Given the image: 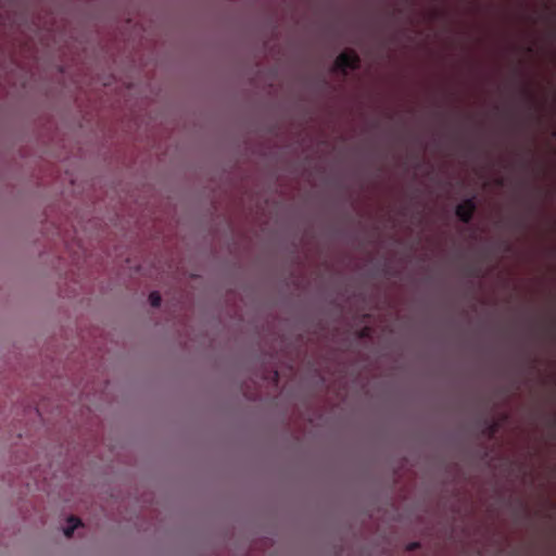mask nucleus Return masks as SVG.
I'll return each instance as SVG.
<instances>
[{
    "mask_svg": "<svg viewBox=\"0 0 556 556\" xmlns=\"http://www.w3.org/2000/svg\"><path fill=\"white\" fill-rule=\"evenodd\" d=\"M359 65L361 59L353 50L340 53L334 61V68L343 75H346L349 70H357Z\"/></svg>",
    "mask_w": 556,
    "mask_h": 556,
    "instance_id": "1",
    "label": "nucleus"
},
{
    "mask_svg": "<svg viewBox=\"0 0 556 556\" xmlns=\"http://www.w3.org/2000/svg\"><path fill=\"white\" fill-rule=\"evenodd\" d=\"M476 210V198L472 197L459 203L455 208V214L460 222L468 224L471 222Z\"/></svg>",
    "mask_w": 556,
    "mask_h": 556,
    "instance_id": "2",
    "label": "nucleus"
},
{
    "mask_svg": "<svg viewBox=\"0 0 556 556\" xmlns=\"http://www.w3.org/2000/svg\"><path fill=\"white\" fill-rule=\"evenodd\" d=\"M67 522H68V526L63 531H64V535L66 538H71L73 535L74 531L79 526H81V521L79 518L72 516L68 518Z\"/></svg>",
    "mask_w": 556,
    "mask_h": 556,
    "instance_id": "3",
    "label": "nucleus"
},
{
    "mask_svg": "<svg viewBox=\"0 0 556 556\" xmlns=\"http://www.w3.org/2000/svg\"><path fill=\"white\" fill-rule=\"evenodd\" d=\"M151 306L159 307L161 305V294L157 291H153L149 295Z\"/></svg>",
    "mask_w": 556,
    "mask_h": 556,
    "instance_id": "4",
    "label": "nucleus"
},
{
    "mask_svg": "<svg viewBox=\"0 0 556 556\" xmlns=\"http://www.w3.org/2000/svg\"><path fill=\"white\" fill-rule=\"evenodd\" d=\"M498 430V424L495 421H492L491 425L488 427V434L489 437H493Z\"/></svg>",
    "mask_w": 556,
    "mask_h": 556,
    "instance_id": "5",
    "label": "nucleus"
},
{
    "mask_svg": "<svg viewBox=\"0 0 556 556\" xmlns=\"http://www.w3.org/2000/svg\"><path fill=\"white\" fill-rule=\"evenodd\" d=\"M420 547V543L419 542H412L409 543L407 546H406V549L408 552H413V551H416Z\"/></svg>",
    "mask_w": 556,
    "mask_h": 556,
    "instance_id": "6",
    "label": "nucleus"
},
{
    "mask_svg": "<svg viewBox=\"0 0 556 556\" xmlns=\"http://www.w3.org/2000/svg\"><path fill=\"white\" fill-rule=\"evenodd\" d=\"M273 380H274V382H275V383H278V380H279V374H278V371H277V370H275V371L273 372Z\"/></svg>",
    "mask_w": 556,
    "mask_h": 556,
    "instance_id": "7",
    "label": "nucleus"
},
{
    "mask_svg": "<svg viewBox=\"0 0 556 556\" xmlns=\"http://www.w3.org/2000/svg\"><path fill=\"white\" fill-rule=\"evenodd\" d=\"M365 336H367V329H364V330L362 331V337H365Z\"/></svg>",
    "mask_w": 556,
    "mask_h": 556,
    "instance_id": "8",
    "label": "nucleus"
}]
</instances>
